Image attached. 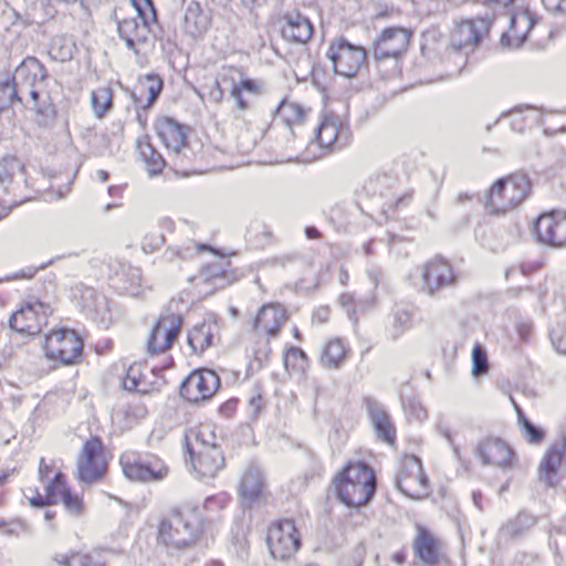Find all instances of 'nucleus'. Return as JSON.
<instances>
[{
	"label": "nucleus",
	"mask_w": 566,
	"mask_h": 566,
	"mask_svg": "<svg viewBox=\"0 0 566 566\" xmlns=\"http://www.w3.org/2000/svg\"><path fill=\"white\" fill-rule=\"evenodd\" d=\"M187 452L192 470L200 479H213L224 470V452L216 443L205 440V431L198 430L186 438Z\"/></svg>",
	"instance_id": "9d476101"
},
{
	"label": "nucleus",
	"mask_w": 566,
	"mask_h": 566,
	"mask_svg": "<svg viewBox=\"0 0 566 566\" xmlns=\"http://www.w3.org/2000/svg\"><path fill=\"white\" fill-rule=\"evenodd\" d=\"M119 464L124 475L135 482L160 481L168 474V467L151 453L126 450L119 457Z\"/></svg>",
	"instance_id": "4468645a"
},
{
	"label": "nucleus",
	"mask_w": 566,
	"mask_h": 566,
	"mask_svg": "<svg viewBox=\"0 0 566 566\" xmlns=\"http://www.w3.org/2000/svg\"><path fill=\"white\" fill-rule=\"evenodd\" d=\"M203 531L205 515L200 505L185 501L158 517L154 537L158 547L174 554L193 547L201 539Z\"/></svg>",
	"instance_id": "f257e3e1"
},
{
	"label": "nucleus",
	"mask_w": 566,
	"mask_h": 566,
	"mask_svg": "<svg viewBox=\"0 0 566 566\" xmlns=\"http://www.w3.org/2000/svg\"><path fill=\"white\" fill-rule=\"evenodd\" d=\"M416 530L412 543L416 557L429 566L449 565L450 559L444 552L442 539L422 525H417Z\"/></svg>",
	"instance_id": "bb28decb"
},
{
	"label": "nucleus",
	"mask_w": 566,
	"mask_h": 566,
	"mask_svg": "<svg viewBox=\"0 0 566 566\" xmlns=\"http://www.w3.org/2000/svg\"><path fill=\"white\" fill-rule=\"evenodd\" d=\"M352 356L348 342L342 337H332L323 345L319 364L326 369H339Z\"/></svg>",
	"instance_id": "2f4dec72"
},
{
	"label": "nucleus",
	"mask_w": 566,
	"mask_h": 566,
	"mask_svg": "<svg viewBox=\"0 0 566 566\" xmlns=\"http://www.w3.org/2000/svg\"><path fill=\"white\" fill-rule=\"evenodd\" d=\"M265 544L274 559L290 560L302 547L301 530L293 518H275L266 526Z\"/></svg>",
	"instance_id": "f8f14e48"
},
{
	"label": "nucleus",
	"mask_w": 566,
	"mask_h": 566,
	"mask_svg": "<svg viewBox=\"0 0 566 566\" xmlns=\"http://www.w3.org/2000/svg\"><path fill=\"white\" fill-rule=\"evenodd\" d=\"M397 489L411 500H424L432 493V483L421 460L413 454H403L397 464Z\"/></svg>",
	"instance_id": "ddd939ff"
},
{
	"label": "nucleus",
	"mask_w": 566,
	"mask_h": 566,
	"mask_svg": "<svg viewBox=\"0 0 566 566\" xmlns=\"http://www.w3.org/2000/svg\"><path fill=\"white\" fill-rule=\"evenodd\" d=\"M366 558V549L357 547L346 560V566H363Z\"/></svg>",
	"instance_id": "5fc2aeb1"
},
{
	"label": "nucleus",
	"mask_w": 566,
	"mask_h": 566,
	"mask_svg": "<svg viewBox=\"0 0 566 566\" xmlns=\"http://www.w3.org/2000/svg\"><path fill=\"white\" fill-rule=\"evenodd\" d=\"M76 53V42L69 35L55 36L49 46L51 59L62 63L71 61Z\"/></svg>",
	"instance_id": "79ce46f5"
},
{
	"label": "nucleus",
	"mask_w": 566,
	"mask_h": 566,
	"mask_svg": "<svg viewBox=\"0 0 566 566\" xmlns=\"http://www.w3.org/2000/svg\"><path fill=\"white\" fill-rule=\"evenodd\" d=\"M332 485L336 499L348 509L368 505L376 494L377 476L364 461L349 460L335 473Z\"/></svg>",
	"instance_id": "7ed1b4c3"
},
{
	"label": "nucleus",
	"mask_w": 566,
	"mask_h": 566,
	"mask_svg": "<svg viewBox=\"0 0 566 566\" xmlns=\"http://www.w3.org/2000/svg\"><path fill=\"white\" fill-rule=\"evenodd\" d=\"M229 87V96L232 99V107L235 115H245L253 108V99L262 93V83L248 76L240 67L228 65L223 69L220 78L216 80V91L210 93L216 101L223 98L221 85Z\"/></svg>",
	"instance_id": "6e6552de"
},
{
	"label": "nucleus",
	"mask_w": 566,
	"mask_h": 566,
	"mask_svg": "<svg viewBox=\"0 0 566 566\" xmlns=\"http://www.w3.org/2000/svg\"><path fill=\"white\" fill-rule=\"evenodd\" d=\"M212 27L210 12L205 11L200 2L190 0L185 3L181 28L192 39L202 38Z\"/></svg>",
	"instance_id": "c756f323"
},
{
	"label": "nucleus",
	"mask_w": 566,
	"mask_h": 566,
	"mask_svg": "<svg viewBox=\"0 0 566 566\" xmlns=\"http://www.w3.org/2000/svg\"><path fill=\"white\" fill-rule=\"evenodd\" d=\"M13 76L15 82L19 81L23 85L35 87L38 83L48 78V70L38 57L27 56L15 67Z\"/></svg>",
	"instance_id": "e433bc0d"
},
{
	"label": "nucleus",
	"mask_w": 566,
	"mask_h": 566,
	"mask_svg": "<svg viewBox=\"0 0 566 566\" xmlns=\"http://www.w3.org/2000/svg\"><path fill=\"white\" fill-rule=\"evenodd\" d=\"M516 332L522 340H528L533 334V324L530 322L518 323Z\"/></svg>",
	"instance_id": "13d9d810"
},
{
	"label": "nucleus",
	"mask_w": 566,
	"mask_h": 566,
	"mask_svg": "<svg viewBox=\"0 0 566 566\" xmlns=\"http://www.w3.org/2000/svg\"><path fill=\"white\" fill-rule=\"evenodd\" d=\"M120 38L128 46L143 43L147 38V27L145 22L139 23L136 19H124L118 23Z\"/></svg>",
	"instance_id": "37998d69"
},
{
	"label": "nucleus",
	"mask_w": 566,
	"mask_h": 566,
	"mask_svg": "<svg viewBox=\"0 0 566 566\" xmlns=\"http://www.w3.org/2000/svg\"><path fill=\"white\" fill-rule=\"evenodd\" d=\"M240 276L239 271L232 268L231 261L224 258L207 264L200 271V279L203 282L214 284L218 287L232 284Z\"/></svg>",
	"instance_id": "473e14b6"
},
{
	"label": "nucleus",
	"mask_w": 566,
	"mask_h": 566,
	"mask_svg": "<svg viewBox=\"0 0 566 566\" xmlns=\"http://www.w3.org/2000/svg\"><path fill=\"white\" fill-rule=\"evenodd\" d=\"M91 104L97 118H103L113 107V91L108 86H99L91 93Z\"/></svg>",
	"instance_id": "de8ad7c7"
},
{
	"label": "nucleus",
	"mask_w": 566,
	"mask_h": 566,
	"mask_svg": "<svg viewBox=\"0 0 566 566\" xmlns=\"http://www.w3.org/2000/svg\"><path fill=\"white\" fill-rule=\"evenodd\" d=\"M413 31L406 27L384 28L373 40L370 52L375 61L400 60L411 44Z\"/></svg>",
	"instance_id": "dca6fc26"
},
{
	"label": "nucleus",
	"mask_w": 566,
	"mask_h": 566,
	"mask_svg": "<svg viewBox=\"0 0 566 566\" xmlns=\"http://www.w3.org/2000/svg\"><path fill=\"white\" fill-rule=\"evenodd\" d=\"M163 90V81L156 74H147L138 78L132 91L136 106L148 108L157 99Z\"/></svg>",
	"instance_id": "f704fd0d"
},
{
	"label": "nucleus",
	"mask_w": 566,
	"mask_h": 566,
	"mask_svg": "<svg viewBox=\"0 0 566 566\" xmlns=\"http://www.w3.org/2000/svg\"><path fill=\"white\" fill-rule=\"evenodd\" d=\"M219 337V326L217 322L205 319L196 324L188 332V344L195 354H202L213 346Z\"/></svg>",
	"instance_id": "72a5a7b5"
},
{
	"label": "nucleus",
	"mask_w": 566,
	"mask_h": 566,
	"mask_svg": "<svg viewBox=\"0 0 566 566\" xmlns=\"http://www.w3.org/2000/svg\"><path fill=\"white\" fill-rule=\"evenodd\" d=\"M182 324L184 321L179 314L172 312L160 314L147 335L146 354L154 357L168 353L179 338Z\"/></svg>",
	"instance_id": "2eb2a0df"
},
{
	"label": "nucleus",
	"mask_w": 566,
	"mask_h": 566,
	"mask_svg": "<svg viewBox=\"0 0 566 566\" xmlns=\"http://www.w3.org/2000/svg\"><path fill=\"white\" fill-rule=\"evenodd\" d=\"M112 453L99 436L85 439L75 458L74 478L81 485L104 482L109 472Z\"/></svg>",
	"instance_id": "423d86ee"
},
{
	"label": "nucleus",
	"mask_w": 566,
	"mask_h": 566,
	"mask_svg": "<svg viewBox=\"0 0 566 566\" xmlns=\"http://www.w3.org/2000/svg\"><path fill=\"white\" fill-rule=\"evenodd\" d=\"M38 479L44 492H40L38 488L28 489L27 499L33 507L59 504V500L71 488L66 473L63 472L54 459H40Z\"/></svg>",
	"instance_id": "1a4fd4ad"
},
{
	"label": "nucleus",
	"mask_w": 566,
	"mask_h": 566,
	"mask_svg": "<svg viewBox=\"0 0 566 566\" xmlns=\"http://www.w3.org/2000/svg\"><path fill=\"white\" fill-rule=\"evenodd\" d=\"M240 494L250 503L264 497L263 478L258 473H247L240 484Z\"/></svg>",
	"instance_id": "49530a36"
},
{
	"label": "nucleus",
	"mask_w": 566,
	"mask_h": 566,
	"mask_svg": "<svg viewBox=\"0 0 566 566\" xmlns=\"http://www.w3.org/2000/svg\"><path fill=\"white\" fill-rule=\"evenodd\" d=\"M530 178L520 172L496 179L485 195V208L491 214L500 216L518 208L531 195Z\"/></svg>",
	"instance_id": "0eeeda50"
},
{
	"label": "nucleus",
	"mask_w": 566,
	"mask_h": 566,
	"mask_svg": "<svg viewBox=\"0 0 566 566\" xmlns=\"http://www.w3.org/2000/svg\"><path fill=\"white\" fill-rule=\"evenodd\" d=\"M549 340L558 354L566 355V322H556L551 327Z\"/></svg>",
	"instance_id": "8fccbe9b"
},
{
	"label": "nucleus",
	"mask_w": 566,
	"mask_h": 566,
	"mask_svg": "<svg viewBox=\"0 0 566 566\" xmlns=\"http://www.w3.org/2000/svg\"><path fill=\"white\" fill-rule=\"evenodd\" d=\"M266 391L261 384H256L249 398V407L255 416L260 415L266 407Z\"/></svg>",
	"instance_id": "603ef678"
},
{
	"label": "nucleus",
	"mask_w": 566,
	"mask_h": 566,
	"mask_svg": "<svg viewBox=\"0 0 566 566\" xmlns=\"http://www.w3.org/2000/svg\"><path fill=\"white\" fill-rule=\"evenodd\" d=\"M349 129L333 113H324L314 132V140L324 154L342 149L348 142Z\"/></svg>",
	"instance_id": "5701e85b"
},
{
	"label": "nucleus",
	"mask_w": 566,
	"mask_h": 566,
	"mask_svg": "<svg viewBox=\"0 0 566 566\" xmlns=\"http://www.w3.org/2000/svg\"><path fill=\"white\" fill-rule=\"evenodd\" d=\"M537 479L549 488L566 480V438L553 442L545 450L537 465Z\"/></svg>",
	"instance_id": "aec40b11"
},
{
	"label": "nucleus",
	"mask_w": 566,
	"mask_h": 566,
	"mask_svg": "<svg viewBox=\"0 0 566 566\" xmlns=\"http://www.w3.org/2000/svg\"><path fill=\"white\" fill-rule=\"evenodd\" d=\"M60 566H109L97 555L83 551H72L55 557Z\"/></svg>",
	"instance_id": "c03bdc74"
},
{
	"label": "nucleus",
	"mask_w": 566,
	"mask_h": 566,
	"mask_svg": "<svg viewBox=\"0 0 566 566\" xmlns=\"http://www.w3.org/2000/svg\"><path fill=\"white\" fill-rule=\"evenodd\" d=\"M220 387V378L217 373L208 368L192 370L181 382L180 397L193 405L210 400Z\"/></svg>",
	"instance_id": "6ab92c4d"
},
{
	"label": "nucleus",
	"mask_w": 566,
	"mask_h": 566,
	"mask_svg": "<svg viewBox=\"0 0 566 566\" xmlns=\"http://www.w3.org/2000/svg\"><path fill=\"white\" fill-rule=\"evenodd\" d=\"M491 24L484 17L460 20L451 31V48L474 51L489 36Z\"/></svg>",
	"instance_id": "4be33fe9"
},
{
	"label": "nucleus",
	"mask_w": 566,
	"mask_h": 566,
	"mask_svg": "<svg viewBox=\"0 0 566 566\" xmlns=\"http://www.w3.org/2000/svg\"><path fill=\"white\" fill-rule=\"evenodd\" d=\"M148 410L144 405L128 406L126 410L127 418L143 419L147 416Z\"/></svg>",
	"instance_id": "4d7b16f0"
},
{
	"label": "nucleus",
	"mask_w": 566,
	"mask_h": 566,
	"mask_svg": "<svg viewBox=\"0 0 566 566\" xmlns=\"http://www.w3.org/2000/svg\"><path fill=\"white\" fill-rule=\"evenodd\" d=\"M326 57L335 74L353 78L368 66L365 46L350 42L345 35H337L328 42Z\"/></svg>",
	"instance_id": "9b49d317"
},
{
	"label": "nucleus",
	"mask_w": 566,
	"mask_h": 566,
	"mask_svg": "<svg viewBox=\"0 0 566 566\" xmlns=\"http://www.w3.org/2000/svg\"><path fill=\"white\" fill-rule=\"evenodd\" d=\"M65 513L74 518L83 517L87 512L84 493L76 491L72 485L59 500Z\"/></svg>",
	"instance_id": "a18cd8bd"
},
{
	"label": "nucleus",
	"mask_w": 566,
	"mask_h": 566,
	"mask_svg": "<svg viewBox=\"0 0 566 566\" xmlns=\"http://www.w3.org/2000/svg\"><path fill=\"white\" fill-rule=\"evenodd\" d=\"M369 415L378 437L385 442L394 444L396 440V428L389 415L378 407L371 408Z\"/></svg>",
	"instance_id": "a19ab883"
},
{
	"label": "nucleus",
	"mask_w": 566,
	"mask_h": 566,
	"mask_svg": "<svg viewBox=\"0 0 566 566\" xmlns=\"http://www.w3.org/2000/svg\"><path fill=\"white\" fill-rule=\"evenodd\" d=\"M21 102L14 76L7 71L0 72V116Z\"/></svg>",
	"instance_id": "58836bf2"
},
{
	"label": "nucleus",
	"mask_w": 566,
	"mask_h": 566,
	"mask_svg": "<svg viewBox=\"0 0 566 566\" xmlns=\"http://www.w3.org/2000/svg\"><path fill=\"white\" fill-rule=\"evenodd\" d=\"M157 137L170 155L185 156L190 148L189 127L168 116L155 120Z\"/></svg>",
	"instance_id": "a878e982"
},
{
	"label": "nucleus",
	"mask_w": 566,
	"mask_h": 566,
	"mask_svg": "<svg viewBox=\"0 0 566 566\" xmlns=\"http://www.w3.org/2000/svg\"><path fill=\"white\" fill-rule=\"evenodd\" d=\"M472 497H473V502H474V504H475L479 509H482V501H483V495H482V493H481V492H473Z\"/></svg>",
	"instance_id": "774afa93"
},
{
	"label": "nucleus",
	"mask_w": 566,
	"mask_h": 566,
	"mask_svg": "<svg viewBox=\"0 0 566 566\" xmlns=\"http://www.w3.org/2000/svg\"><path fill=\"white\" fill-rule=\"evenodd\" d=\"M517 0H486L490 6L496 8L510 9L516 3Z\"/></svg>",
	"instance_id": "052dcab7"
},
{
	"label": "nucleus",
	"mask_w": 566,
	"mask_h": 566,
	"mask_svg": "<svg viewBox=\"0 0 566 566\" xmlns=\"http://www.w3.org/2000/svg\"><path fill=\"white\" fill-rule=\"evenodd\" d=\"M31 92H30V97L32 99V107L39 112V113H42V106H41V103H40V99H41V96L39 94L38 91L34 90V87H31Z\"/></svg>",
	"instance_id": "680f3d73"
},
{
	"label": "nucleus",
	"mask_w": 566,
	"mask_h": 566,
	"mask_svg": "<svg viewBox=\"0 0 566 566\" xmlns=\"http://www.w3.org/2000/svg\"><path fill=\"white\" fill-rule=\"evenodd\" d=\"M310 358L300 347H287L283 356L285 371L291 376H305L310 368Z\"/></svg>",
	"instance_id": "ea45409f"
},
{
	"label": "nucleus",
	"mask_w": 566,
	"mask_h": 566,
	"mask_svg": "<svg viewBox=\"0 0 566 566\" xmlns=\"http://www.w3.org/2000/svg\"><path fill=\"white\" fill-rule=\"evenodd\" d=\"M238 399H229L220 406V413L226 417H232L238 409Z\"/></svg>",
	"instance_id": "bf43d9fd"
},
{
	"label": "nucleus",
	"mask_w": 566,
	"mask_h": 566,
	"mask_svg": "<svg viewBox=\"0 0 566 566\" xmlns=\"http://www.w3.org/2000/svg\"><path fill=\"white\" fill-rule=\"evenodd\" d=\"M421 283L429 295L450 287L457 283L458 274L451 262L441 256H434L421 266Z\"/></svg>",
	"instance_id": "393cba45"
},
{
	"label": "nucleus",
	"mask_w": 566,
	"mask_h": 566,
	"mask_svg": "<svg viewBox=\"0 0 566 566\" xmlns=\"http://www.w3.org/2000/svg\"><path fill=\"white\" fill-rule=\"evenodd\" d=\"M52 312L49 304L39 300L27 301L11 314L9 326L22 336L34 337L46 326Z\"/></svg>",
	"instance_id": "f3484780"
},
{
	"label": "nucleus",
	"mask_w": 566,
	"mask_h": 566,
	"mask_svg": "<svg viewBox=\"0 0 566 566\" xmlns=\"http://www.w3.org/2000/svg\"><path fill=\"white\" fill-rule=\"evenodd\" d=\"M536 239L553 248L566 247V210L552 209L542 212L533 224Z\"/></svg>",
	"instance_id": "412c9836"
},
{
	"label": "nucleus",
	"mask_w": 566,
	"mask_h": 566,
	"mask_svg": "<svg viewBox=\"0 0 566 566\" xmlns=\"http://www.w3.org/2000/svg\"><path fill=\"white\" fill-rule=\"evenodd\" d=\"M289 315L286 308L280 303H266L256 312L252 321V331L266 339L279 336Z\"/></svg>",
	"instance_id": "c85d7f7f"
},
{
	"label": "nucleus",
	"mask_w": 566,
	"mask_h": 566,
	"mask_svg": "<svg viewBox=\"0 0 566 566\" xmlns=\"http://www.w3.org/2000/svg\"><path fill=\"white\" fill-rule=\"evenodd\" d=\"M136 153L149 175H159L165 169L166 160L155 148L148 135H143L136 140Z\"/></svg>",
	"instance_id": "c9c22d12"
},
{
	"label": "nucleus",
	"mask_w": 566,
	"mask_h": 566,
	"mask_svg": "<svg viewBox=\"0 0 566 566\" xmlns=\"http://www.w3.org/2000/svg\"><path fill=\"white\" fill-rule=\"evenodd\" d=\"M277 117L289 127L295 128L304 125L310 115L311 108L302 104L284 98L276 108Z\"/></svg>",
	"instance_id": "4c0bfd02"
},
{
	"label": "nucleus",
	"mask_w": 566,
	"mask_h": 566,
	"mask_svg": "<svg viewBox=\"0 0 566 566\" xmlns=\"http://www.w3.org/2000/svg\"><path fill=\"white\" fill-rule=\"evenodd\" d=\"M535 23L536 18L530 10L514 12L507 30L502 34V41L510 46L521 45L527 39Z\"/></svg>",
	"instance_id": "7c9ffc66"
},
{
	"label": "nucleus",
	"mask_w": 566,
	"mask_h": 566,
	"mask_svg": "<svg viewBox=\"0 0 566 566\" xmlns=\"http://www.w3.org/2000/svg\"><path fill=\"white\" fill-rule=\"evenodd\" d=\"M474 455L485 467L510 471L517 467L518 458L514 448L500 437H485L475 448Z\"/></svg>",
	"instance_id": "a211bd4d"
},
{
	"label": "nucleus",
	"mask_w": 566,
	"mask_h": 566,
	"mask_svg": "<svg viewBox=\"0 0 566 566\" xmlns=\"http://www.w3.org/2000/svg\"><path fill=\"white\" fill-rule=\"evenodd\" d=\"M60 177L61 172L46 174L44 170L31 175L27 171L25 164L13 155L0 158V185L12 205L29 201L41 192H60L55 184V179Z\"/></svg>",
	"instance_id": "f03ea898"
},
{
	"label": "nucleus",
	"mask_w": 566,
	"mask_h": 566,
	"mask_svg": "<svg viewBox=\"0 0 566 566\" xmlns=\"http://www.w3.org/2000/svg\"><path fill=\"white\" fill-rule=\"evenodd\" d=\"M165 238L160 233H149L145 235L142 242V248L147 253H153L161 248Z\"/></svg>",
	"instance_id": "864d4df0"
},
{
	"label": "nucleus",
	"mask_w": 566,
	"mask_h": 566,
	"mask_svg": "<svg viewBox=\"0 0 566 566\" xmlns=\"http://www.w3.org/2000/svg\"><path fill=\"white\" fill-rule=\"evenodd\" d=\"M133 1V4L135 6V8L137 9V11L139 13H143V11L150 7L151 6V1L150 0H132Z\"/></svg>",
	"instance_id": "69168bd1"
},
{
	"label": "nucleus",
	"mask_w": 566,
	"mask_h": 566,
	"mask_svg": "<svg viewBox=\"0 0 566 566\" xmlns=\"http://www.w3.org/2000/svg\"><path fill=\"white\" fill-rule=\"evenodd\" d=\"M269 130L270 124L261 117L234 115L229 135L216 138V147L229 155H249L268 138Z\"/></svg>",
	"instance_id": "39448f33"
},
{
	"label": "nucleus",
	"mask_w": 566,
	"mask_h": 566,
	"mask_svg": "<svg viewBox=\"0 0 566 566\" xmlns=\"http://www.w3.org/2000/svg\"><path fill=\"white\" fill-rule=\"evenodd\" d=\"M411 200V196L410 195H403L401 196L400 198H398L391 206L392 210L394 211H397L399 210L400 208L402 207H406L409 205Z\"/></svg>",
	"instance_id": "e2e57ef3"
},
{
	"label": "nucleus",
	"mask_w": 566,
	"mask_h": 566,
	"mask_svg": "<svg viewBox=\"0 0 566 566\" xmlns=\"http://www.w3.org/2000/svg\"><path fill=\"white\" fill-rule=\"evenodd\" d=\"M305 234H306L307 239H311V240H318L322 238L321 232L315 227H306Z\"/></svg>",
	"instance_id": "0e129e2a"
},
{
	"label": "nucleus",
	"mask_w": 566,
	"mask_h": 566,
	"mask_svg": "<svg viewBox=\"0 0 566 566\" xmlns=\"http://www.w3.org/2000/svg\"><path fill=\"white\" fill-rule=\"evenodd\" d=\"M489 371L488 355L481 344L476 343L472 348V375L479 377Z\"/></svg>",
	"instance_id": "3c124183"
},
{
	"label": "nucleus",
	"mask_w": 566,
	"mask_h": 566,
	"mask_svg": "<svg viewBox=\"0 0 566 566\" xmlns=\"http://www.w3.org/2000/svg\"><path fill=\"white\" fill-rule=\"evenodd\" d=\"M542 2L547 10L566 15V0H542Z\"/></svg>",
	"instance_id": "6e6d98bb"
},
{
	"label": "nucleus",
	"mask_w": 566,
	"mask_h": 566,
	"mask_svg": "<svg viewBox=\"0 0 566 566\" xmlns=\"http://www.w3.org/2000/svg\"><path fill=\"white\" fill-rule=\"evenodd\" d=\"M280 36L289 44H307L314 35V25L308 17L298 10H289L275 21Z\"/></svg>",
	"instance_id": "b1692460"
},
{
	"label": "nucleus",
	"mask_w": 566,
	"mask_h": 566,
	"mask_svg": "<svg viewBox=\"0 0 566 566\" xmlns=\"http://www.w3.org/2000/svg\"><path fill=\"white\" fill-rule=\"evenodd\" d=\"M123 388L140 395H151L164 385L163 376L146 363H133L122 380Z\"/></svg>",
	"instance_id": "cd10ccee"
},
{
	"label": "nucleus",
	"mask_w": 566,
	"mask_h": 566,
	"mask_svg": "<svg viewBox=\"0 0 566 566\" xmlns=\"http://www.w3.org/2000/svg\"><path fill=\"white\" fill-rule=\"evenodd\" d=\"M517 412V421L523 432V436L530 444H541L545 439V430L534 426L524 415L518 406H515Z\"/></svg>",
	"instance_id": "09e8293b"
},
{
	"label": "nucleus",
	"mask_w": 566,
	"mask_h": 566,
	"mask_svg": "<svg viewBox=\"0 0 566 566\" xmlns=\"http://www.w3.org/2000/svg\"><path fill=\"white\" fill-rule=\"evenodd\" d=\"M43 358L54 368L71 367L84 359V338L74 328L54 326L41 339Z\"/></svg>",
	"instance_id": "20e7f679"
},
{
	"label": "nucleus",
	"mask_w": 566,
	"mask_h": 566,
	"mask_svg": "<svg viewBox=\"0 0 566 566\" xmlns=\"http://www.w3.org/2000/svg\"><path fill=\"white\" fill-rule=\"evenodd\" d=\"M406 557H407V553L405 549H401L399 552H396L395 554H392L391 556V559L396 563V564H403L406 562Z\"/></svg>",
	"instance_id": "338daca9"
}]
</instances>
